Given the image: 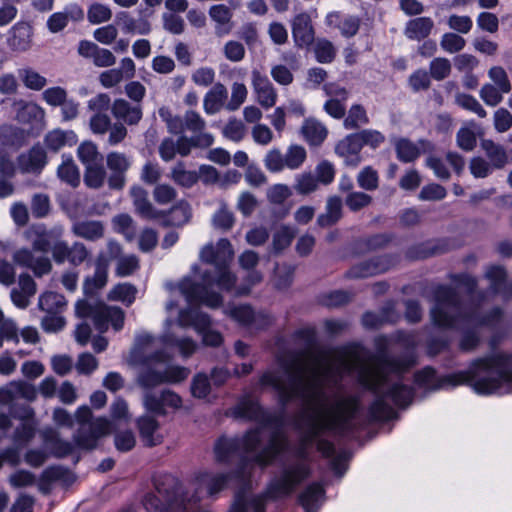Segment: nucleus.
<instances>
[{
    "label": "nucleus",
    "instance_id": "f257e3e1",
    "mask_svg": "<svg viewBox=\"0 0 512 512\" xmlns=\"http://www.w3.org/2000/svg\"><path fill=\"white\" fill-rule=\"evenodd\" d=\"M378 366L376 371L362 368L358 375L359 384L375 395L367 410V417L358 420L361 404L360 397L349 395L339 398L335 405L327 408L321 404L307 415L310 440L320 436L323 431H331L341 438H353L370 424L388 422L397 417V412L387 403L390 399L399 408L408 407L414 397V388L401 381L389 385V374L399 379L417 363L414 351H406L399 356L390 355L385 348L375 355Z\"/></svg>",
    "mask_w": 512,
    "mask_h": 512
},
{
    "label": "nucleus",
    "instance_id": "f03ea898",
    "mask_svg": "<svg viewBox=\"0 0 512 512\" xmlns=\"http://www.w3.org/2000/svg\"><path fill=\"white\" fill-rule=\"evenodd\" d=\"M414 384L428 392L469 386L477 395L512 394V352H492L470 361L467 369L438 376L425 366L414 373Z\"/></svg>",
    "mask_w": 512,
    "mask_h": 512
},
{
    "label": "nucleus",
    "instance_id": "7ed1b4c3",
    "mask_svg": "<svg viewBox=\"0 0 512 512\" xmlns=\"http://www.w3.org/2000/svg\"><path fill=\"white\" fill-rule=\"evenodd\" d=\"M129 363L139 367L137 382L143 389L144 414L137 420L140 437L145 446L156 445L154 433L160 416V346L157 339L147 332L135 336Z\"/></svg>",
    "mask_w": 512,
    "mask_h": 512
},
{
    "label": "nucleus",
    "instance_id": "20e7f679",
    "mask_svg": "<svg viewBox=\"0 0 512 512\" xmlns=\"http://www.w3.org/2000/svg\"><path fill=\"white\" fill-rule=\"evenodd\" d=\"M233 256L232 244L227 238H220L216 246L208 243L201 249V261L213 265L214 270H204L201 282L186 277L179 283V291L189 304L198 303L212 309L222 306V295L212 288L217 286L224 292H231L235 288L237 277L230 271Z\"/></svg>",
    "mask_w": 512,
    "mask_h": 512
},
{
    "label": "nucleus",
    "instance_id": "39448f33",
    "mask_svg": "<svg viewBox=\"0 0 512 512\" xmlns=\"http://www.w3.org/2000/svg\"><path fill=\"white\" fill-rule=\"evenodd\" d=\"M434 304L430 310L434 326L443 329H457L460 321H475L477 327L496 329L503 319V309L495 306L483 315L463 313V301L455 288L439 284L433 289Z\"/></svg>",
    "mask_w": 512,
    "mask_h": 512
},
{
    "label": "nucleus",
    "instance_id": "423d86ee",
    "mask_svg": "<svg viewBox=\"0 0 512 512\" xmlns=\"http://www.w3.org/2000/svg\"><path fill=\"white\" fill-rule=\"evenodd\" d=\"M307 463L297 460L282 462L278 472L267 483L265 489L245 500L238 497L229 512H266L267 501H277L289 497L297 487L310 476Z\"/></svg>",
    "mask_w": 512,
    "mask_h": 512
},
{
    "label": "nucleus",
    "instance_id": "0eeeda50",
    "mask_svg": "<svg viewBox=\"0 0 512 512\" xmlns=\"http://www.w3.org/2000/svg\"><path fill=\"white\" fill-rule=\"evenodd\" d=\"M75 313L79 318L92 319L95 328L101 333L108 329L109 324L115 331L121 330L124 325L125 314L121 308L108 306L96 300H79L75 306Z\"/></svg>",
    "mask_w": 512,
    "mask_h": 512
},
{
    "label": "nucleus",
    "instance_id": "6e6552de",
    "mask_svg": "<svg viewBox=\"0 0 512 512\" xmlns=\"http://www.w3.org/2000/svg\"><path fill=\"white\" fill-rule=\"evenodd\" d=\"M75 418L80 424L74 435V441L79 448L88 450L95 448L98 439L110 431V422L101 417L92 420V411L86 405L76 410Z\"/></svg>",
    "mask_w": 512,
    "mask_h": 512
},
{
    "label": "nucleus",
    "instance_id": "1a4fd4ad",
    "mask_svg": "<svg viewBox=\"0 0 512 512\" xmlns=\"http://www.w3.org/2000/svg\"><path fill=\"white\" fill-rule=\"evenodd\" d=\"M36 390L33 385L23 381H12L0 388V404L10 406V414L13 418L22 422L36 421L34 410L28 404H15L19 398L33 400Z\"/></svg>",
    "mask_w": 512,
    "mask_h": 512
},
{
    "label": "nucleus",
    "instance_id": "9d476101",
    "mask_svg": "<svg viewBox=\"0 0 512 512\" xmlns=\"http://www.w3.org/2000/svg\"><path fill=\"white\" fill-rule=\"evenodd\" d=\"M230 416L249 422H256L262 427L278 426L284 427L283 413H271L264 408L258 399L243 396L230 408Z\"/></svg>",
    "mask_w": 512,
    "mask_h": 512
},
{
    "label": "nucleus",
    "instance_id": "9b49d317",
    "mask_svg": "<svg viewBox=\"0 0 512 512\" xmlns=\"http://www.w3.org/2000/svg\"><path fill=\"white\" fill-rule=\"evenodd\" d=\"M213 453L215 462L218 464L229 465L237 460V466L232 471L236 476H244L248 467L253 465L251 456L245 455L241 451L238 436L221 435L218 437L214 442Z\"/></svg>",
    "mask_w": 512,
    "mask_h": 512
},
{
    "label": "nucleus",
    "instance_id": "f8f14e48",
    "mask_svg": "<svg viewBox=\"0 0 512 512\" xmlns=\"http://www.w3.org/2000/svg\"><path fill=\"white\" fill-rule=\"evenodd\" d=\"M162 512H185L191 496L172 474H162Z\"/></svg>",
    "mask_w": 512,
    "mask_h": 512
},
{
    "label": "nucleus",
    "instance_id": "ddd939ff",
    "mask_svg": "<svg viewBox=\"0 0 512 512\" xmlns=\"http://www.w3.org/2000/svg\"><path fill=\"white\" fill-rule=\"evenodd\" d=\"M267 427L273 428L267 444L251 456L253 465H257L262 469L270 466L286 450L288 444L282 432L284 427Z\"/></svg>",
    "mask_w": 512,
    "mask_h": 512
},
{
    "label": "nucleus",
    "instance_id": "4468645a",
    "mask_svg": "<svg viewBox=\"0 0 512 512\" xmlns=\"http://www.w3.org/2000/svg\"><path fill=\"white\" fill-rule=\"evenodd\" d=\"M284 370L288 376V389L298 393V396H300L301 400L305 401L306 403H311L316 400L324 399L325 393L320 387H317L313 394L309 393L303 368L296 361L291 364H286L284 366Z\"/></svg>",
    "mask_w": 512,
    "mask_h": 512
},
{
    "label": "nucleus",
    "instance_id": "2eb2a0df",
    "mask_svg": "<svg viewBox=\"0 0 512 512\" xmlns=\"http://www.w3.org/2000/svg\"><path fill=\"white\" fill-rule=\"evenodd\" d=\"M235 472L214 473L211 471H200L195 474L194 483L196 493L205 490L209 497H215L221 491L226 489L233 478H240Z\"/></svg>",
    "mask_w": 512,
    "mask_h": 512
},
{
    "label": "nucleus",
    "instance_id": "dca6fc26",
    "mask_svg": "<svg viewBox=\"0 0 512 512\" xmlns=\"http://www.w3.org/2000/svg\"><path fill=\"white\" fill-rule=\"evenodd\" d=\"M106 164L110 170V175L107 178L109 188L122 190L126 184V173L132 165V158L124 153L114 151L107 154Z\"/></svg>",
    "mask_w": 512,
    "mask_h": 512
},
{
    "label": "nucleus",
    "instance_id": "f3484780",
    "mask_svg": "<svg viewBox=\"0 0 512 512\" xmlns=\"http://www.w3.org/2000/svg\"><path fill=\"white\" fill-rule=\"evenodd\" d=\"M90 252L82 242H74L71 246L66 241H56L52 247V257L57 264L68 261L73 266H79L89 257Z\"/></svg>",
    "mask_w": 512,
    "mask_h": 512
},
{
    "label": "nucleus",
    "instance_id": "a211bd4d",
    "mask_svg": "<svg viewBox=\"0 0 512 512\" xmlns=\"http://www.w3.org/2000/svg\"><path fill=\"white\" fill-rule=\"evenodd\" d=\"M62 227H54L50 230L43 224L32 225L26 232L27 239L31 242L35 251L47 253L52 251L53 244L61 241Z\"/></svg>",
    "mask_w": 512,
    "mask_h": 512
},
{
    "label": "nucleus",
    "instance_id": "6ab92c4d",
    "mask_svg": "<svg viewBox=\"0 0 512 512\" xmlns=\"http://www.w3.org/2000/svg\"><path fill=\"white\" fill-rule=\"evenodd\" d=\"M291 32L294 44L300 49H309L315 41V30L308 13L296 14L291 20Z\"/></svg>",
    "mask_w": 512,
    "mask_h": 512
},
{
    "label": "nucleus",
    "instance_id": "aec40b11",
    "mask_svg": "<svg viewBox=\"0 0 512 512\" xmlns=\"http://www.w3.org/2000/svg\"><path fill=\"white\" fill-rule=\"evenodd\" d=\"M450 249L451 240L449 238L429 239L408 247L405 256L408 260L415 261L441 255Z\"/></svg>",
    "mask_w": 512,
    "mask_h": 512
},
{
    "label": "nucleus",
    "instance_id": "412c9836",
    "mask_svg": "<svg viewBox=\"0 0 512 512\" xmlns=\"http://www.w3.org/2000/svg\"><path fill=\"white\" fill-rule=\"evenodd\" d=\"M259 384L262 387H271L275 392H277L278 395V404L281 408V411L279 413H283V416L285 417V411L287 406L294 400V399H300V396H298V393L292 391L291 389H288L280 380V378L270 372L266 371L264 372L260 378H259Z\"/></svg>",
    "mask_w": 512,
    "mask_h": 512
},
{
    "label": "nucleus",
    "instance_id": "4be33fe9",
    "mask_svg": "<svg viewBox=\"0 0 512 512\" xmlns=\"http://www.w3.org/2000/svg\"><path fill=\"white\" fill-rule=\"evenodd\" d=\"M84 19L83 9L76 3L68 4L63 11L55 12L49 16L46 26L51 33H59L64 30L69 21L79 22Z\"/></svg>",
    "mask_w": 512,
    "mask_h": 512
},
{
    "label": "nucleus",
    "instance_id": "5701e85b",
    "mask_svg": "<svg viewBox=\"0 0 512 512\" xmlns=\"http://www.w3.org/2000/svg\"><path fill=\"white\" fill-rule=\"evenodd\" d=\"M362 146L355 133L346 135L335 146V153L343 158L344 164L348 167H357L362 162Z\"/></svg>",
    "mask_w": 512,
    "mask_h": 512
},
{
    "label": "nucleus",
    "instance_id": "b1692460",
    "mask_svg": "<svg viewBox=\"0 0 512 512\" xmlns=\"http://www.w3.org/2000/svg\"><path fill=\"white\" fill-rule=\"evenodd\" d=\"M418 144L420 146L408 138H399L394 145L397 159L402 163L414 162L422 152L433 149L432 143L428 140L420 139Z\"/></svg>",
    "mask_w": 512,
    "mask_h": 512
},
{
    "label": "nucleus",
    "instance_id": "393cba45",
    "mask_svg": "<svg viewBox=\"0 0 512 512\" xmlns=\"http://www.w3.org/2000/svg\"><path fill=\"white\" fill-rule=\"evenodd\" d=\"M17 163L22 173L39 174L47 164V155L43 147L34 145L18 157Z\"/></svg>",
    "mask_w": 512,
    "mask_h": 512
},
{
    "label": "nucleus",
    "instance_id": "a878e982",
    "mask_svg": "<svg viewBox=\"0 0 512 512\" xmlns=\"http://www.w3.org/2000/svg\"><path fill=\"white\" fill-rule=\"evenodd\" d=\"M109 260L100 254L95 261V272L93 276L86 277L83 290L86 296L94 295L98 290L105 287L108 279Z\"/></svg>",
    "mask_w": 512,
    "mask_h": 512
},
{
    "label": "nucleus",
    "instance_id": "bb28decb",
    "mask_svg": "<svg viewBox=\"0 0 512 512\" xmlns=\"http://www.w3.org/2000/svg\"><path fill=\"white\" fill-rule=\"evenodd\" d=\"M33 30L26 22L16 23L8 33L7 44L16 52H25L30 49Z\"/></svg>",
    "mask_w": 512,
    "mask_h": 512
},
{
    "label": "nucleus",
    "instance_id": "cd10ccee",
    "mask_svg": "<svg viewBox=\"0 0 512 512\" xmlns=\"http://www.w3.org/2000/svg\"><path fill=\"white\" fill-rule=\"evenodd\" d=\"M177 320L181 327H192L199 335L211 326L210 316L192 307L180 310Z\"/></svg>",
    "mask_w": 512,
    "mask_h": 512
},
{
    "label": "nucleus",
    "instance_id": "c85d7f7f",
    "mask_svg": "<svg viewBox=\"0 0 512 512\" xmlns=\"http://www.w3.org/2000/svg\"><path fill=\"white\" fill-rule=\"evenodd\" d=\"M130 196L133 201L136 213L143 219L154 220L160 215V212L152 205L148 198V193L142 187L135 185L130 189Z\"/></svg>",
    "mask_w": 512,
    "mask_h": 512
},
{
    "label": "nucleus",
    "instance_id": "c756f323",
    "mask_svg": "<svg viewBox=\"0 0 512 512\" xmlns=\"http://www.w3.org/2000/svg\"><path fill=\"white\" fill-rule=\"evenodd\" d=\"M326 23L329 26L338 28L344 38H352L360 29L361 19L356 15L341 17L340 12L334 11L326 16Z\"/></svg>",
    "mask_w": 512,
    "mask_h": 512
},
{
    "label": "nucleus",
    "instance_id": "7c9ffc66",
    "mask_svg": "<svg viewBox=\"0 0 512 512\" xmlns=\"http://www.w3.org/2000/svg\"><path fill=\"white\" fill-rule=\"evenodd\" d=\"M325 497V490L318 482L309 484L298 496L304 512H318Z\"/></svg>",
    "mask_w": 512,
    "mask_h": 512
},
{
    "label": "nucleus",
    "instance_id": "2f4dec72",
    "mask_svg": "<svg viewBox=\"0 0 512 512\" xmlns=\"http://www.w3.org/2000/svg\"><path fill=\"white\" fill-rule=\"evenodd\" d=\"M71 231L77 237L95 242L104 237L105 227L98 220H80L72 224Z\"/></svg>",
    "mask_w": 512,
    "mask_h": 512
},
{
    "label": "nucleus",
    "instance_id": "473e14b6",
    "mask_svg": "<svg viewBox=\"0 0 512 512\" xmlns=\"http://www.w3.org/2000/svg\"><path fill=\"white\" fill-rule=\"evenodd\" d=\"M434 22L430 17H416L407 21L404 35L412 41L425 40L432 32Z\"/></svg>",
    "mask_w": 512,
    "mask_h": 512
},
{
    "label": "nucleus",
    "instance_id": "72a5a7b5",
    "mask_svg": "<svg viewBox=\"0 0 512 512\" xmlns=\"http://www.w3.org/2000/svg\"><path fill=\"white\" fill-rule=\"evenodd\" d=\"M301 134L310 146H320L328 135L325 125L315 118H307L301 126Z\"/></svg>",
    "mask_w": 512,
    "mask_h": 512
},
{
    "label": "nucleus",
    "instance_id": "f704fd0d",
    "mask_svg": "<svg viewBox=\"0 0 512 512\" xmlns=\"http://www.w3.org/2000/svg\"><path fill=\"white\" fill-rule=\"evenodd\" d=\"M481 148L494 169H503L508 164L509 157L507 151L501 144L491 139H483L481 141Z\"/></svg>",
    "mask_w": 512,
    "mask_h": 512
},
{
    "label": "nucleus",
    "instance_id": "c9c22d12",
    "mask_svg": "<svg viewBox=\"0 0 512 512\" xmlns=\"http://www.w3.org/2000/svg\"><path fill=\"white\" fill-rule=\"evenodd\" d=\"M190 217V206L182 200L173 205L169 210L162 209V227L184 225Z\"/></svg>",
    "mask_w": 512,
    "mask_h": 512
},
{
    "label": "nucleus",
    "instance_id": "e433bc0d",
    "mask_svg": "<svg viewBox=\"0 0 512 512\" xmlns=\"http://www.w3.org/2000/svg\"><path fill=\"white\" fill-rule=\"evenodd\" d=\"M112 113L118 120L128 125L137 124L141 117L142 111L139 105H131L124 99H117L112 105Z\"/></svg>",
    "mask_w": 512,
    "mask_h": 512
},
{
    "label": "nucleus",
    "instance_id": "4c0bfd02",
    "mask_svg": "<svg viewBox=\"0 0 512 512\" xmlns=\"http://www.w3.org/2000/svg\"><path fill=\"white\" fill-rule=\"evenodd\" d=\"M228 92L226 87L218 82L206 93L203 100V108L206 114L213 115L221 110L227 99Z\"/></svg>",
    "mask_w": 512,
    "mask_h": 512
},
{
    "label": "nucleus",
    "instance_id": "58836bf2",
    "mask_svg": "<svg viewBox=\"0 0 512 512\" xmlns=\"http://www.w3.org/2000/svg\"><path fill=\"white\" fill-rule=\"evenodd\" d=\"M343 202L339 196H330L327 199L325 212L317 217L320 227H331L342 218Z\"/></svg>",
    "mask_w": 512,
    "mask_h": 512
},
{
    "label": "nucleus",
    "instance_id": "ea45409f",
    "mask_svg": "<svg viewBox=\"0 0 512 512\" xmlns=\"http://www.w3.org/2000/svg\"><path fill=\"white\" fill-rule=\"evenodd\" d=\"M77 135L69 130L54 129L48 132L44 138V144L52 152H58L65 146H73L77 143Z\"/></svg>",
    "mask_w": 512,
    "mask_h": 512
},
{
    "label": "nucleus",
    "instance_id": "a19ab883",
    "mask_svg": "<svg viewBox=\"0 0 512 512\" xmlns=\"http://www.w3.org/2000/svg\"><path fill=\"white\" fill-rule=\"evenodd\" d=\"M210 18L216 23L215 33L218 36L229 34L232 28V11L224 4L213 5L209 9Z\"/></svg>",
    "mask_w": 512,
    "mask_h": 512
},
{
    "label": "nucleus",
    "instance_id": "79ce46f5",
    "mask_svg": "<svg viewBox=\"0 0 512 512\" xmlns=\"http://www.w3.org/2000/svg\"><path fill=\"white\" fill-rule=\"evenodd\" d=\"M41 434L44 443L52 450L54 456L62 458L73 452L74 445L69 441L60 439L55 430L47 428Z\"/></svg>",
    "mask_w": 512,
    "mask_h": 512
},
{
    "label": "nucleus",
    "instance_id": "37998d69",
    "mask_svg": "<svg viewBox=\"0 0 512 512\" xmlns=\"http://www.w3.org/2000/svg\"><path fill=\"white\" fill-rule=\"evenodd\" d=\"M171 345L172 348L183 358L187 359L191 357L196 351V343L188 337L183 338H172L168 335L162 334V363L165 362L164 347Z\"/></svg>",
    "mask_w": 512,
    "mask_h": 512
},
{
    "label": "nucleus",
    "instance_id": "c03bdc74",
    "mask_svg": "<svg viewBox=\"0 0 512 512\" xmlns=\"http://www.w3.org/2000/svg\"><path fill=\"white\" fill-rule=\"evenodd\" d=\"M395 238L392 232L376 233L359 239L356 246L363 252H372L386 248Z\"/></svg>",
    "mask_w": 512,
    "mask_h": 512
},
{
    "label": "nucleus",
    "instance_id": "a18cd8bd",
    "mask_svg": "<svg viewBox=\"0 0 512 512\" xmlns=\"http://www.w3.org/2000/svg\"><path fill=\"white\" fill-rule=\"evenodd\" d=\"M57 175L61 181L72 187L80 184V173L71 155H62V163L57 169Z\"/></svg>",
    "mask_w": 512,
    "mask_h": 512
},
{
    "label": "nucleus",
    "instance_id": "49530a36",
    "mask_svg": "<svg viewBox=\"0 0 512 512\" xmlns=\"http://www.w3.org/2000/svg\"><path fill=\"white\" fill-rule=\"evenodd\" d=\"M66 306L65 297L57 292H45L39 297L38 307L47 314H60Z\"/></svg>",
    "mask_w": 512,
    "mask_h": 512
},
{
    "label": "nucleus",
    "instance_id": "de8ad7c7",
    "mask_svg": "<svg viewBox=\"0 0 512 512\" xmlns=\"http://www.w3.org/2000/svg\"><path fill=\"white\" fill-rule=\"evenodd\" d=\"M16 117L21 123L40 124L44 121L45 112L36 103L24 102L18 110Z\"/></svg>",
    "mask_w": 512,
    "mask_h": 512
},
{
    "label": "nucleus",
    "instance_id": "09e8293b",
    "mask_svg": "<svg viewBox=\"0 0 512 512\" xmlns=\"http://www.w3.org/2000/svg\"><path fill=\"white\" fill-rule=\"evenodd\" d=\"M364 347L361 343L350 342L338 348L339 355L343 358L342 366L345 370H350L351 362L360 363L362 361V352Z\"/></svg>",
    "mask_w": 512,
    "mask_h": 512
},
{
    "label": "nucleus",
    "instance_id": "8fccbe9b",
    "mask_svg": "<svg viewBox=\"0 0 512 512\" xmlns=\"http://www.w3.org/2000/svg\"><path fill=\"white\" fill-rule=\"evenodd\" d=\"M172 180L185 188H191L199 180V174L196 171L185 169L183 161H178L171 171Z\"/></svg>",
    "mask_w": 512,
    "mask_h": 512
},
{
    "label": "nucleus",
    "instance_id": "3c124183",
    "mask_svg": "<svg viewBox=\"0 0 512 512\" xmlns=\"http://www.w3.org/2000/svg\"><path fill=\"white\" fill-rule=\"evenodd\" d=\"M37 422L26 421L17 426L13 433V444L18 448L28 445L36 434Z\"/></svg>",
    "mask_w": 512,
    "mask_h": 512
},
{
    "label": "nucleus",
    "instance_id": "603ef678",
    "mask_svg": "<svg viewBox=\"0 0 512 512\" xmlns=\"http://www.w3.org/2000/svg\"><path fill=\"white\" fill-rule=\"evenodd\" d=\"M106 180V171L102 162L85 166L84 183L92 189H99Z\"/></svg>",
    "mask_w": 512,
    "mask_h": 512
},
{
    "label": "nucleus",
    "instance_id": "864d4df0",
    "mask_svg": "<svg viewBox=\"0 0 512 512\" xmlns=\"http://www.w3.org/2000/svg\"><path fill=\"white\" fill-rule=\"evenodd\" d=\"M240 448L245 455L255 454L261 446V431L259 428L247 430L243 436L238 437Z\"/></svg>",
    "mask_w": 512,
    "mask_h": 512
},
{
    "label": "nucleus",
    "instance_id": "5fc2aeb1",
    "mask_svg": "<svg viewBox=\"0 0 512 512\" xmlns=\"http://www.w3.org/2000/svg\"><path fill=\"white\" fill-rule=\"evenodd\" d=\"M368 123L369 117L364 107L360 104H353L348 111L347 117L344 119L343 125L348 130H355L361 125Z\"/></svg>",
    "mask_w": 512,
    "mask_h": 512
},
{
    "label": "nucleus",
    "instance_id": "6e6d98bb",
    "mask_svg": "<svg viewBox=\"0 0 512 512\" xmlns=\"http://www.w3.org/2000/svg\"><path fill=\"white\" fill-rule=\"evenodd\" d=\"M314 54L317 62L331 63L336 57V50L331 41L326 38H318L314 41Z\"/></svg>",
    "mask_w": 512,
    "mask_h": 512
},
{
    "label": "nucleus",
    "instance_id": "4d7b16f0",
    "mask_svg": "<svg viewBox=\"0 0 512 512\" xmlns=\"http://www.w3.org/2000/svg\"><path fill=\"white\" fill-rule=\"evenodd\" d=\"M351 299V295L344 290H333L318 295V303L324 307H340L347 304Z\"/></svg>",
    "mask_w": 512,
    "mask_h": 512
},
{
    "label": "nucleus",
    "instance_id": "13d9d810",
    "mask_svg": "<svg viewBox=\"0 0 512 512\" xmlns=\"http://www.w3.org/2000/svg\"><path fill=\"white\" fill-rule=\"evenodd\" d=\"M485 277L490 281L491 292L498 294L506 283L507 272L501 265H491L487 268Z\"/></svg>",
    "mask_w": 512,
    "mask_h": 512
},
{
    "label": "nucleus",
    "instance_id": "bf43d9fd",
    "mask_svg": "<svg viewBox=\"0 0 512 512\" xmlns=\"http://www.w3.org/2000/svg\"><path fill=\"white\" fill-rule=\"evenodd\" d=\"M295 232L293 229L286 225H282L273 234L272 239V250L275 254H278L290 246Z\"/></svg>",
    "mask_w": 512,
    "mask_h": 512
},
{
    "label": "nucleus",
    "instance_id": "052dcab7",
    "mask_svg": "<svg viewBox=\"0 0 512 512\" xmlns=\"http://www.w3.org/2000/svg\"><path fill=\"white\" fill-rule=\"evenodd\" d=\"M481 343V337L476 328L461 329L458 348L461 352L470 353L475 351Z\"/></svg>",
    "mask_w": 512,
    "mask_h": 512
},
{
    "label": "nucleus",
    "instance_id": "680f3d73",
    "mask_svg": "<svg viewBox=\"0 0 512 512\" xmlns=\"http://www.w3.org/2000/svg\"><path fill=\"white\" fill-rule=\"evenodd\" d=\"M18 76L23 84L31 90L39 91L47 84V79L32 68L19 69Z\"/></svg>",
    "mask_w": 512,
    "mask_h": 512
},
{
    "label": "nucleus",
    "instance_id": "e2e57ef3",
    "mask_svg": "<svg viewBox=\"0 0 512 512\" xmlns=\"http://www.w3.org/2000/svg\"><path fill=\"white\" fill-rule=\"evenodd\" d=\"M318 188V181L311 172H304L295 176L293 189L299 195H309Z\"/></svg>",
    "mask_w": 512,
    "mask_h": 512
},
{
    "label": "nucleus",
    "instance_id": "0e129e2a",
    "mask_svg": "<svg viewBox=\"0 0 512 512\" xmlns=\"http://www.w3.org/2000/svg\"><path fill=\"white\" fill-rule=\"evenodd\" d=\"M77 156L84 166L102 162L103 157L93 142H83L77 149Z\"/></svg>",
    "mask_w": 512,
    "mask_h": 512
},
{
    "label": "nucleus",
    "instance_id": "69168bd1",
    "mask_svg": "<svg viewBox=\"0 0 512 512\" xmlns=\"http://www.w3.org/2000/svg\"><path fill=\"white\" fill-rule=\"evenodd\" d=\"M375 275L382 274L393 268L399 262V255L388 253L377 255L369 259Z\"/></svg>",
    "mask_w": 512,
    "mask_h": 512
},
{
    "label": "nucleus",
    "instance_id": "338daca9",
    "mask_svg": "<svg viewBox=\"0 0 512 512\" xmlns=\"http://www.w3.org/2000/svg\"><path fill=\"white\" fill-rule=\"evenodd\" d=\"M307 157L306 150L300 145H290L284 155L285 166L288 169L296 170L302 166Z\"/></svg>",
    "mask_w": 512,
    "mask_h": 512
},
{
    "label": "nucleus",
    "instance_id": "774afa93",
    "mask_svg": "<svg viewBox=\"0 0 512 512\" xmlns=\"http://www.w3.org/2000/svg\"><path fill=\"white\" fill-rule=\"evenodd\" d=\"M137 294V289L135 286L129 283H123L116 285L110 292L109 297L115 301H121L126 306H130Z\"/></svg>",
    "mask_w": 512,
    "mask_h": 512
}]
</instances>
